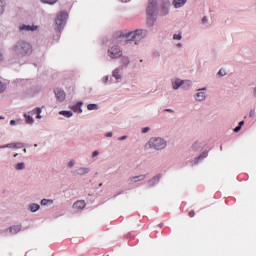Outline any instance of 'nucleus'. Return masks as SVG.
Here are the masks:
<instances>
[{
    "label": "nucleus",
    "instance_id": "nucleus-1",
    "mask_svg": "<svg viewBox=\"0 0 256 256\" xmlns=\"http://www.w3.org/2000/svg\"><path fill=\"white\" fill-rule=\"evenodd\" d=\"M147 37V30H135V31H123L118 36V43L121 45H127L128 43L135 42V45H139L142 39Z\"/></svg>",
    "mask_w": 256,
    "mask_h": 256
},
{
    "label": "nucleus",
    "instance_id": "nucleus-2",
    "mask_svg": "<svg viewBox=\"0 0 256 256\" xmlns=\"http://www.w3.org/2000/svg\"><path fill=\"white\" fill-rule=\"evenodd\" d=\"M10 53L16 59H23V57H27L33 53V46L25 40H19L10 48Z\"/></svg>",
    "mask_w": 256,
    "mask_h": 256
},
{
    "label": "nucleus",
    "instance_id": "nucleus-3",
    "mask_svg": "<svg viewBox=\"0 0 256 256\" xmlns=\"http://www.w3.org/2000/svg\"><path fill=\"white\" fill-rule=\"evenodd\" d=\"M147 145L154 151H163V149L167 148V140L161 137H152L147 142Z\"/></svg>",
    "mask_w": 256,
    "mask_h": 256
},
{
    "label": "nucleus",
    "instance_id": "nucleus-4",
    "mask_svg": "<svg viewBox=\"0 0 256 256\" xmlns=\"http://www.w3.org/2000/svg\"><path fill=\"white\" fill-rule=\"evenodd\" d=\"M107 57L117 61V59H121V57H123V49L117 44L111 45L107 49Z\"/></svg>",
    "mask_w": 256,
    "mask_h": 256
},
{
    "label": "nucleus",
    "instance_id": "nucleus-5",
    "mask_svg": "<svg viewBox=\"0 0 256 256\" xmlns=\"http://www.w3.org/2000/svg\"><path fill=\"white\" fill-rule=\"evenodd\" d=\"M67 19H69V14H67V12H65V11H61L57 15L56 26H57L59 33H61V31H63V27H65V25L67 24Z\"/></svg>",
    "mask_w": 256,
    "mask_h": 256
},
{
    "label": "nucleus",
    "instance_id": "nucleus-6",
    "mask_svg": "<svg viewBox=\"0 0 256 256\" xmlns=\"http://www.w3.org/2000/svg\"><path fill=\"white\" fill-rule=\"evenodd\" d=\"M55 97L58 103H63L65 99H67V94L65 93L64 89L56 88L54 89Z\"/></svg>",
    "mask_w": 256,
    "mask_h": 256
},
{
    "label": "nucleus",
    "instance_id": "nucleus-7",
    "mask_svg": "<svg viewBox=\"0 0 256 256\" xmlns=\"http://www.w3.org/2000/svg\"><path fill=\"white\" fill-rule=\"evenodd\" d=\"M157 15V0H149L147 15Z\"/></svg>",
    "mask_w": 256,
    "mask_h": 256
},
{
    "label": "nucleus",
    "instance_id": "nucleus-8",
    "mask_svg": "<svg viewBox=\"0 0 256 256\" xmlns=\"http://www.w3.org/2000/svg\"><path fill=\"white\" fill-rule=\"evenodd\" d=\"M197 91L198 93L194 95L195 101H198V102L205 101V99H207V94L203 91H207V87L200 88Z\"/></svg>",
    "mask_w": 256,
    "mask_h": 256
},
{
    "label": "nucleus",
    "instance_id": "nucleus-9",
    "mask_svg": "<svg viewBox=\"0 0 256 256\" xmlns=\"http://www.w3.org/2000/svg\"><path fill=\"white\" fill-rule=\"evenodd\" d=\"M131 65V58L127 55H122L120 57V66L121 69H127V67H129Z\"/></svg>",
    "mask_w": 256,
    "mask_h": 256
},
{
    "label": "nucleus",
    "instance_id": "nucleus-10",
    "mask_svg": "<svg viewBox=\"0 0 256 256\" xmlns=\"http://www.w3.org/2000/svg\"><path fill=\"white\" fill-rule=\"evenodd\" d=\"M123 68L121 67H116L113 71H112V77H114V79L116 80L117 83H121V81H123V75H121V70Z\"/></svg>",
    "mask_w": 256,
    "mask_h": 256
},
{
    "label": "nucleus",
    "instance_id": "nucleus-11",
    "mask_svg": "<svg viewBox=\"0 0 256 256\" xmlns=\"http://www.w3.org/2000/svg\"><path fill=\"white\" fill-rule=\"evenodd\" d=\"M37 29H39V27L36 25L31 26V25L22 24L19 26V31L21 32L37 31Z\"/></svg>",
    "mask_w": 256,
    "mask_h": 256
},
{
    "label": "nucleus",
    "instance_id": "nucleus-12",
    "mask_svg": "<svg viewBox=\"0 0 256 256\" xmlns=\"http://www.w3.org/2000/svg\"><path fill=\"white\" fill-rule=\"evenodd\" d=\"M161 177H163L162 174H158V175L154 176L152 179H150L147 182V187H149V188L155 187V185H157L159 183V181H161Z\"/></svg>",
    "mask_w": 256,
    "mask_h": 256
},
{
    "label": "nucleus",
    "instance_id": "nucleus-13",
    "mask_svg": "<svg viewBox=\"0 0 256 256\" xmlns=\"http://www.w3.org/2000/svg\"><path fill=\"white\" fill-rule=\"evenodd\" d=\"M147 175L148 174L130 177L128 181L130 184L139 183V181H145V179H147Z\"/></svg>",
    "mask_w": 256,
    "mask_h": 256
},
{
    "label": "nucleus",
    "instance_id": "nucleus-14",
    "mask_svg": "<svg viewBox=\"0 0 256 256\" xmlns=\"http://www.w3.org/2000/svg\"><path fill=\"white\" fill-rule=\"evenodd\" d=\"M81 107H83V102L79 101L75 105H72L70 109H72L74 113H78V115H81V113H83V109Z\"/></svg>",
    "mask_w": 256,
    "mask_h": 256
},
{
    "label": "nucleus",
    "instance_id": "nucleus-15",
    "mask_svg": "<svg viewBox=\"0 0 256 256\" xmlns=\"http://www.w3.org/2000/svg\"><path fill=\"white\" fill-rule=\"evenodd\" d=\"M87 173H91V168L80 167L74 171V175H79V176L87 175Z\"/></svg>",
    "mask_w": 256,
    "mask_h": 256
},
{
    "label": "nucleus",
    "instance_id": "nucleus-16",
    "mask_svg": "<svg viewBox=\"0 0 256 256\" xmlns=\"http://www.w3.org/2000/svg\"><path fill=\"white\" fill-rule=\"evenodd\" d=\"M157 21V14H147V25L148 27H153Z\"/></svg>",
    "mask_w": 256,
    "mask_h": 256
},
{
    "label": "nucleus",
    "instance_id": "nucleus-17",
    "mask_svg": "<svg viewBox=\"0 0 256 256\" xmlns=\"http://www.w3.org/2000/svg\"><path fill=\"white\" fill-rule=\"evenodd\" d=\"M182 85H185V81L179 78L172 80V89H174V91H177V89H179V87H182Z\"/></svg>",
    "mask_w": 256,
    "mask_h": 256
},
{
    "label": "nucleus",
    "instance_id": "nucleus-18",
    "mask_svg": "<svg viewBox=\"0 0 256 256\" xmlns=\"http://www.w3.org/2000/svg\"><path fill=\"white\" fill-rule=\"evenodd\" d=\"M19 231H21V225H14L6 229V233H10V235H17Z\"/></svg>",
    "mask_w": 256,
    "mask_h": 256
},
{
    "label": "nucleus",
    "instance_id": "nucleus-19",
    "mask_svg": "<svg viewBox=\"0 0 256 256\" xmlns=\"http://www.w3.org/2000/svg\"><path fill=\"white\" fill-rule=\"evenodd\" d=\"M187 4V0H173L172 5L175 9H181V7H184Z\"/></svg>",
    "mask_w": 256,
    "mask_h": 256
},
{
    "label": "nucleus",
    "instance_id": "nucleus-20",
    "mask_svg": "<svg viewBox=\"0 0 256 256\" xmlns=\"http://www.w3.org/2000/svg\"><path fill=\"white\" fill-rule=\"evenodd\" d=\"M86 206L85 200H78L73 204L74 209H85Z\"/></svg>",
    "mask_w": 256,
    "mask_h": 256
},
{
    "label": "nucleus",
    "instance_id": "nucleus-21",
    "mask_svg": "<svg viewBox=\"0 0 256 256\" xmlns=\"http://www.w3.org/2000/svg\"><path fill=\"white\" fill-rule=\"evenodd\" d=\"M208 155H209V151L207 150L203 151L198 157L195 158V165H197L199 161L203 159H207Z\"/></svg>",
    "mask_w": 256,
    "mask_h": 256
},
{
    "label": "nucleus",
    "instance_id": "nucleus-22",
    "mask_svg": "<svg viewBox=\"0 0 256 256\" xmlns=\"http://www.w3.org/2000/svg\"><path fill=\"white\" fill-rule=\"evenodd\" d=\"M39 209H41V206L39 204L37 203L29 204V211H31V213H37Z\"/></svg>",
    "mask_w": 256,
    "mask_h": 256
},
{
    "label": "nucleus",
    "instance_id": "nucleus-23",
    "mask_svg": "<svg viewBox=\"0 0 256 256\" xmlns=\"http://www.w3.org/2000/svg\"><path fill=\"white\" fill-rule=\"evenodd\" d=\"M59 115H62L63 117H66L67 119H70V117H73V111L71 110H62L59 112Z\"/></svg>",
    "mask_w": 256,
    "mask_h": 256
},
{
    "label": "nucleus",
    "instance_id": "nucleus-24",
    "mask_svg": "<svg viewBox=\"0 0 256 256\" xmlns=\"http://www.w3.org/2000/svg\"><path fill=\"white\" fill-rule=\"evenodd\" d=\"M15 171H24L25 169V163L24 162H19L16 165H14Z\"/></svg>",
    "mask_w": 256,
    "mask_h": 256
},
{
    "label": "nucleus",
    "instance_id": "nucleus-25",
    "mask_svg": "<svg viewBox=\"0 0 256 256\" xmlns=\"http://www.w3.org/2000/svg\"><path fill=\"white\" fill-rule=\"evenodd\" d=\"M27 125H33L35 123V119L31 115L24 114Z\"/></svg>",
    "mask_w": 256,
    "mask_h": 256
},
{
    "label": "nucleus",
    "instance_id": "nucleus-26",
    "mask_svg": "<svg viewBox=\"0 0 256 256\" xmlns=\"http://www.w3.org/2000/svg\"><path fill=\"white\" fill-rule=\"evenodd\" d=\"M88 111H99L100 107L97 104H88Z\"/></svg>",
    "mask_w": 256,
    "mask_h": 256
},
{
    "label": "nucleus",
    "instance_id": "nucleus-27",
    "mask_svg": "<svg viewBox=\"0 0 256 256\" xmlns=\"http://www.w3.org/2000/svg\"><path fill=\"white\" fill-rule=\"evenodd\" d=\"M193 150L194 151H199V149H203V146L201 145V141H196L193 145Z\"/></svg>",
    "mask_w": 256,
    "mask_h": 256
},
{
    "label": "nucleus",
    "instance_id": "nucleus-28",
    "mask_svg": "<svg viewBox=\"0 0 256 256\" xmlns=\"http://www.w3.org/2000/svg\"><path fill=\"white\" fill-rule=\"evenodd\" d=\"M41 205L43 207H46L47 205H53V200L44 198L41 200Z\"/></svg>",
    "mask_w": 256,
    "mask_h": 256
},
{
    "label": "nucleus",
    "instance_id": "nucleus-29",
    "mask_svg": "<svg viewBox=\"0 0 256 256\" xmlns=\"http://www.w3.org/2000/svg\"><path fill=\"white\" fill-rule=\"evenodd\" d=\"M42 111H43V110H42L41 108H35V109L33 110V113L36 114V119H42V116H41Z\"/></svg>",
    "mask_w": 256,
    "mask_h": 256
},
{
    "label": "nucleus",
    "instance_id": "nucleus-30",
    "mask_svg": "<svg viewBox=\"0 0 256 256\" xmlns=\"http://www.w3.org/2000/svg\"><path fill=\"white\" fill-rule=\"evenodd\" d=\"M0 149H15V143H8L5 145H1Z\"/></svg>",
    "mask_w": 256,
    "mask_h": 256
},
{
    "label": "nucleus",
    "instance_id": "nucleus-31",
    "mask_svg": "<svg viewBox=\"0 0 256 256\" xmlns=\"http://www.w3.org/2000/svg\"><path fill=\"white\" fill-rule=\"evenodd\" d=\"M181 39H183V34H181V32H179L178 34L173 35V40L174 41H181Z\"/></svg>",
    "mask_w": 256,
    "mask_h": 256
},
{
    "label": "nucleus",
    "instance_id": "nucleus-32",
    "mask_svg": "<svg viewBox=\"0 0 256 256\" xmlns=\"http://www.w3.org/2000/svg\"><path fill=\"white\" fill-rule=\"evenodd\" d=\"M3 11H5V0H0V15H3Z\"/></svg>",
    "mask_w": 256,
    "mask_h": 256
},
{
    "label": "nucleus",
    "instance_id": "nucleus-33",
    "mask_svg": "<svg viewBox=\"0 0 256 256\" xmlns=\"http://www.w3.org/2000/svg\"><path fill=\"white\" fill-rule=\"evenodd\" d=\"M23 147H25L24 143H21V142L14 143V149H23Z\"/></svg>",
    "mask_w": 256,
    "mask_h": 256
},
{
    "label": "nucleus",
    "instance_id": "nucleus-34",
    "mask_svg": "<svg viewBox=\"0 0 256 256\" xmlns=\"http://www.w3.org/2000/svg\"><path fill=\"white\" fill-rule=\"evenodd\" d=\"M42 3H46L47 5H55L57 0H40Z\"/></svg>",
    "mask_w": 256,
    "mask_h": 256
},
{
    "label": "nucleus",
    "instance_id": "nucleus-35",
    "mask_svg": "<svg viewBox=\"0 0 256 256\" xmlns=\"http://www.w3.org/2000/svg\"><path fill=\"white\" fill-rule=\"evenodd\" d=\"M101 81L104 85H109V76H104Z\"/></svg>",
    "mask_w": 256,
    "mask_h": 256
},
{
    "label": "nucleus",
    "instance_id": "nucleus-36",
    "mask_svg": "<svg viewBox=\"0 0 256 256\" xmlns=\"http://www.w3.org/2000/svg\"><path fill=\"white\" fill-rule=\"evenodd\" d=\"M5 89H7V86L5 85V83L0 82V93L5 92Z\"/></svg>",
    "mask_w": 256,
    "mask_h": 256
},
{
    "label": "nucleus",
    "instance_id": "nucleus-37",
    "mask_svg": "<svg viewBox=\"0 0 256 256\" xmlns=\"http://www.w3.org/2000/svg\"><path fill=\"white\" fill-rule=\"evenodd\" d=\"M217 75H219V77H225L227 75V73H225L224 70L220 69L217 73Z\"/></svg>",
    "mask_w": 256,
    "mask_h": 256
},
{
    "label": "nucleus",
    "instance_id": "nucleus-38",
    "mask_svg": "<svg viewBox=\"0 0 256 256\" xmlns=\"http://www.w3.org/2000/svg\"><path fill=\"white\" fill-rule=\"evenodd\" d=\"M150 131H151L150 127H144L142 128L141 133L145 134V133H149Z\"/></svg>",
    "mask_w": 256,
    "mask_h": 256
},
{
    "label": "nucleus",
    "instance_id": "nucleus-39",
    "mask_svg": "<svg viewBox=\"0 0 256 256\" xmlns=\"http://www.w3.org/2000/svg\"><path fill=\"white\" fill-rule=\"evenodd\" d=\"M68 167H69V169H72V167H75V160H70L68 162Z\"/></svg>",
    "mask_w": 256,
    "mask_h": 256
},
{
    "label": "nucleus",
    "instance_id": "nucleus-40",
    "mask_svg": "<svg viewBox=\"0 0 256 256\" xmlns=\"http://www.w3.org/2000/svg\"><path fill=\"white\" fill-rule=\"evenodd\" d=\"M100 152L98 150L92 152V159H95V157H99Z\"/></svg>",
    "mask_w": 256,
    "mask_h": 256
},
{
    "label": "nucleus",
    "instance_id": "nucleus-41",
    "mask_svg": "<svg viewBox=\"0 0 256 256\" xmlns=\"http://www.w3.org/2000/svg\"><path fill=\"white\" fill-rule=\"evenodd\" d=\"M241 131V126H236L234 128V133H239Z\"/></svg>",
    "mask_w": 256,
    "mask_h": 256
},
{
    "label": "nucleus",
    "instance_id": "nucleus-42",
    "mask_svg": "<svg viewBox=\"0 0 256 256\" xmlns=\"http://www.w3.org/2000/svg\"><path fill=\"white\" fill-rule=\"evenodd\" d=\"M209 22V19L207 18V16H204L202 18V23L205 24V23H208Z\"/></svg>",
    "mask_w": 256,
    "mask_h": 256
},
{
    "label": "nucleus",
    "instance_id": "nucleus-43",
    "mask_svg": "<svg viewBox=\"0 0 256 256\" xmlns=\"http://www.w3.org/2000/svg\"><path fill=\"white\" fill-rule=\"evenodd\" d=\"M105 137H113V132H107L106 134H105Z\"/></svg>",
    "mask_w": 256,
    "mask_h": 256
},
{
    "label": "nucleus",
    "instance_id": "nucleus-44",
    "mask_svg": "<svg viewBox=\"0 0 256 256\" xmlns=\"http://www.w3.org/2000/svg\"><path fill=\"white\" fill-rule=\"evenodd\" d=\"M127 139V136H121L118 138V141H125Z\"/></svg>",
    "mask_w": 256,
    "mask_h": 256
},
{
    "label": "nucleus",
    "instance_id": "nucleus-45",
    "mask_svg": "<svg viewBox=\"0 0 256 256\" xmlns=\"http://www.w3.org/2000/svg\"><path fill=\"white\" fill-rule=\"evenodd\" d=\"M166 113H175V111L173 109H165L164 110Z\"/></svg>",
    "mask_w": 256,
    "mask_h": 256
},
{
    "label": "nucleus",
    "instance_id": "nucleus-46",
    "mask_svg": "<svg viewBox=\"0 0 256 256\" xmlns=\"http://www.w3.org/2000/svg\"><path fill=\"white\" fill-rule=\"evenodd\" d=\"M10 125H11L12 127L15 126V125H17L16 120H11V121H10Z\"/></svg>",
    "mask_w": 256,
    "mask_h": 256
},
{
    "label": "nucleus",
    "instance_id": "nucleus-47",
    "mask_svg": "<svg viewBox=\"0 0 256 256\" xmlns=\"http://www.w3.org/2000/svg\"><path fill=\"white\" fill-rule=\"evenodd\" d=\"M189 217H195V211H193V210L190 211V212H189Z\"/></svg>",
    "mask_w": 256,
    "mask_h": 256
},
{
    "label": "nucleus",
    "instance_id": "nucleus-48",
    "mask_svg": "<svg viewBox=\"0 0 256 256\" xmlns=\"http://www.w3.org/2000/svg\"><path fill=\"white\" fill-rule=\"evenodd\" d=\"M250 117H255V110H250Z\"/></svg>",
    "mask_w": 256,
    "mask_h": 256
},
{
    "label": "nucleus",
    "instance_id": "nucleus-49",
    "mask_svg": "<svg viewBox=\"0 0 256 256\" xmlns=\"http://www.w3.org/2000/svg\"><path fill=\"white\" fill-rule=\"evenodd\" d=\"M244 125H245V121L242 120V121L239 122L238 127H242V126H244Z\"/></svg>",
    "mask_w": 256,
    "mask_h": 256
},
{
    "label": "nucleus",
    "instance_id": "nucleus-50",
    "mask_svg": "<svg viewBox=\"0 0 256 256\" xmlns=\"http://www.w3.org/2000/svg\"><path fill=\"white\" fill-rule=\"evenodd\" d=\"M176 47H177L178 49H181V48L183 47V44L178 43V44L176 45Z\"/></svg>",
    "mask_w": 256,
    "mask_h": 256
},
{
    "label": "nucleus",
    "instance_id": "nucleus-51",
    "mask_svg": "<svg viewBox=\"0 0 256 256\" xmlns=\"http://www.w3.org/2000/svg\"><path fill=\"white\" fill-rule=\"evenodd\" d=\"M22 121L21 119L16 120V125H21Z\"/></svg>",
    "mask_w": 256,
    "mask_h": 256
},
{
    "label": "nucleus",
    "instance_id": "nucleus-52",
    "mask_svg": "<svg viewBox=\"0 0 256 256\" xmlns=\"http://www.w3.org/2000/svg\"><path fill=\"white\" fill-rule=\"evenodd\" d=\"M0 61H3V53L0 52Z\"/></svg>",
    "mask_w": 256,
    "mask_h": 256
},
{
    "label": "nucleus",
    "instance_id": "nucleus-53",
    "mask_svg": "<svg viewBox=\"0 0 256 256\" xmlns=\"http://www.w3.org/2000/svg\"><path fill=\"white\" fill-rule=\"evenodd\" d=\"M122 3H129L130 0H120Z\"/></svg>",
    "mask_w": 256,
    "mask_h": 256
},
{
    "label": "nucleus",
    "instance_id": "nucleus-54",
    "mask_svg": "<svg viewBox=\"0 0 256 256\" xmlns=\"http://www.w3.org/2000/svg\"><path fill=\"white\" fill-rule=\"evenodd\" d=\"M188 85L191 87L193 83L191 81H188Z\"/></svg>",
    "mask_w": 256,
    "mask_h": 256
},
{
    "label": "nucleus",
    "instance_id": "nucleus-55",
    "mask_svg": "<svg viewBox=\"0 0 256 256\" xmlns=\"http://www.w3.org/2000/svg\"><path fill=\"white\" fill-rule=\"evenodd\" d=\"M1 119H5V117H3V116H0V121H1Z\"/></svg>",
    "mask_w": 256,
    "mask_h": 256
},
{
    "label": "nucleus",
    "instance_id": "nucleus-56",
    "mask_svg": "<svg viewBox=\"0 0 256 256\" xmlns=\"http://www.w3.org/2000/svg\"><path fill=\"white\" fill-rule=\"evenodd\" d=\"M23 151H24V153H27V149L24 148Z\"/></svg>",
    "mask_w": 256,
    "mask_h": 256
},
{
    "label": "nucleus",
    "instance_id": "nucleus-57",
    "mask_svg": "<svg viewBox=\"0 0 256 256\" xmlns=\"http://www.w3.org/2000/svg\"><path fill=\"white\" fill-rule=\"evenodd\" d=\"M102 186H103V183H100V184H99V187H102Z\"/></svg>",
    "mask_w": 256,
    "mask_h": 256
},
{
    "label": "nucleus",
    "instance_id": "nucleus-58",
    "mask_svg": "<svg viewBox=\"0 0 256 256\" xmlns=\"http://www.w3.org/2000/svg\"><path fill=\"white\" fill-rule=\"evenodd\" d=\"M19 154H14V157H17Z\"/></svg>",
    "mask_w": 256,
    "mask_h": 256
},
{
    "label": "nucleus",
    "instance_id": "nucleus-59",
    "mask_svg": "<svg viewBox=\"0 0 256 256\" xmlns=\"http://www.w3.org/2000/svg\"><path fill=\"white\" fill-rule=\"evenodd\" d=\"M163 225V223L159 224V227H161Z\"/></svg>",
    "mask_w": 256,
    "mask_h": 256
},
{
    "label": "nucleus",
    "instance_id": "nucleus-60",
    "mask_svg": "<svg viewBox=\"0 0 256 256\" xmlns=\"http://www.w3.org/2000/svg\"><path fill=\"white\" fill-rule=\"evenodd\" d=\"M34 147H37V144H35Z\"/></svg>",
    "mask_w": 256,
    "mask_h": 256
}]
</instances>
